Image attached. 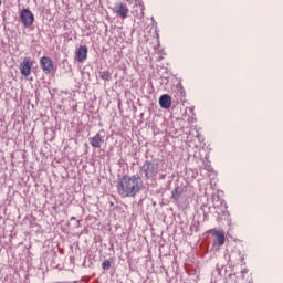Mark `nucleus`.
<instances>
[{
	"mask_svg": "<svg viewBox=\"0 0 283 283\" xmlns=\"http://www.w3.org/2000/svg\"><path fill=\"white\" fill-rule=\"evenodd\" d=\"M143 189V179L138 175H124L117 180V193L122 198H136Z\"/></svg>",
	"mask_w": 283,
	"mask_h": 283,
	"instance_id": "1",
	"label": "nucleus"
},
{
	"mask_svg": "<svg viewBox=\"0 0 283 283\" xmlns=\"http://www.w3.org/2000/svg\"><path fill=\"white\" fill-rule=\"evenodd\" d=\"M158 163L146 161L142 167V171H144L145 178L147 180L154 178L158 174Z\"/></svg>",
	"mask_w": 283,
	"mask_h": 283,
	"instance_id": "2",
	"label": "nucleus"
},
{
	"mask_svg": "<svg viewBox=\"0 0 283 283\" xmlns=\"http://www.w3.org/2000/svg\"><path fill=\"white\" fill-rule=\"evenodd\" d=\"M33 65H34V62H32L30 57H24L20 64V72L22 76H30V74H32Z\"/></svg>",
	"mask_w": 283,
	"mask_h": 283,
	"instance_id": "3",
	"label": "nucleus"
},
{
	"mask_svg": "<svg viewBox=\"0 0 283 283\" xmlns=\"http://www.w3.org/2000/svg\"><path fill=\"white\" fill-rule=\"evenodd\" d=\"M209 233L213 238H216L213 240V247H224L226 239H224V232L223 231L211 229V230H209Z\"/></svg>",
	"mask_w": 283,
	"mask_h": 283,
	"instance_id": "4",
	"label": "nucleus"
},
{
	"mask_svg": "<svg viewBox=\"0 0 283 283\" xmlns=\"http://www.w3.org/2000/svg\"><path fill=\"white\" fill-rule=\"evenodd\" d=\"M20 19H21L23 25H25V28H30V25H32V23H34V14L29 9H23L21 11Z\"/></svg>",
	"mask_w": 283,
	"mask_h": 283,
	"instance_id": "5",
	"label": "nucleus"
},
{
	"mask_svg": "<svg viewBox=\"0 0 283 283\" xmlns=\"http://www.w3.org/2000/svg\"><path fill=\"white\" fill-rule=\"evenodd\" d=\"M40 65L42 67V72H44V74H50V72H52V70H54V62H52V59H50L48 56L41 57Z\"/></svg>",
	"mask_w": 283,
	"mask_h": 283,
	"instance_id": "6",
	"label": "nucleus"
},
{
	"mask_svg": "<svg viewBox=\"0 0 283 283\" xmlns=\"http://www.w3.org/2000/svg\"><path fill=\"white\" fill-rule=\"evenodd\" d=\"M115 12L117 17H120V19H127L129 8H127V4L118 3L115 6Z\"/></svg>",
	"mask_w": 283,
	"mask_h": 283,
	"instance_id": "7",
	"label": "nucleus"
},
{
	"mask_svg": "<svg viewBox=\"0 0 283 283\" xmlns=\"http://www.w3.org/2000/svg\"><path fill=\"white\" fill-rule=\"evenodd\" d=\"M91 146L94 147L95 149H101V145L105 143L103 140V136H101L99 133H97L95 136L90 138Z\"/></svg>",
	"mask_w": 283,
	"mask_h": 283,
	"instance_id": "8",
	"label": "nucleus"
},
{
	"mask_svg": "<svg viewBox=\"0 0 283 283\" xmlns=\"http://www.w3.org/2000/svg\"><path fill=\"white\" fill-rule=\"evenodd\" d=\"M159 105L163 109H169L171 107V96L164 94L159 97Z\"/></svg>",
	"mask_w": 283,
	"mask_h": 283,
	"instance_id": "9",
	"label": "nucleus"
},
{
	"mask_svg": "<svg viewBox=\"0 0 283 283\" xmlns=\"http://www.w3.org/2000/svg\"><path fill=\"white\" fill-rule=\"evenodd\" d=\"M78 63H83L87 59V46H80L76 52Z\"/></svg>",
	"mask_w": 283,
	"mask_h": 283,
	"instance_id": "10",
	"label": "nucleus"
},
{
	"mask_svg": "<svg viewBox=\"0 0 283 283\" xmlns=\"http://www.w3.org/2000/svg\"><path fill=\"white\" fill-rule=\"evenodd\" d=\"M184 191L185 190L182 189V187L180 186L175 187L171 191V199L176 201L180 200V197L182 196Z\"/></svg>",
	"mask_w": 283,
	"mask_h": 283,
	"instance_id": "11",
	"label": "nucleus"
},
{
	"mask_svg": "<svg viewBox=\"0 0 283 283\" xmlns=\"http://www.w3.org/2000/svg\"><path fill=\"white\" fill-rule=\"evenodd\" d=\"M101 78L102 81H111L112 78V73H109V71H104L101 74Z\"/></svg>",
	"mask_w": 283,
	"mask_h": 283,
	"instance_id": "12",
	"label": "nucleus"
},
{
	"mask_svg": "<svg viewBox=\"0 0 283 283\" xmlns=\"http://www.w3.org/2000/svg\"><path fill=\"white\" fill-rule=\"evenodd\" d=\"M102 268L104 269V271H109V269L112 268V262H109V260H105L102 263Z\"/></svg>",
	"mask_w": 283,
	"mask_h": 283,
	"instance_id": "13",
	"label": "nucleus"
},
{
	"mask_svg": "<svg viewBox=\"0 0 283 283\" xmlns=\"http://www.w3.org/2000/svg\"><path fill=\"white\" fill-rule=\"evenodd\" d=\"M0 6H1V0H0Z\"/></svg>",
	"mask_w": 283,
	"mask_h": 283,
	"instance_id": "14",
	"label": "nucleus"
}]
</instances>
